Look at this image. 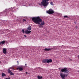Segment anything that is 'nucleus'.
Returning a JSON list of instances; mask_svg holds the SVG:
<instances>
[{
  "instance_id": "23",
  "label": "nucleus",
  "mask_w": 79,
  "mask_h": 79,
  "mask_svg": "<svg viewBox=\"0 0 79 79\" xmlns=\"http://www.w3.org/2000/svg\"><path fill=\"white\" fill-rule=\"evenodd\" d=\"M76 29H77V26H76Z\"/></svg>"
},
{
  "instance_id": "16",
  "label": "nucleus",
  "mask_w": 79,
  "mask_h": 79,
  "mask_svg": "<svg viewBox=\"0 0 79 79\" xmlns=\"http://www.w3.org/2000/svg\"><path fill=\"white\" fill-rule=\"evenodd\" d=\"M7 71L8 73H9V74H10V73H11V70H10V69H9L7 70Z\"/></svg>"
},
{
  "instance_id": "14",
  "label": "nucleus",
  "mask_w": 79,
  "mask_h": 79,
  "mask_svg": "<svg viewBox=\"0 0 79 79\" xmlns=\"http://www.w3.org/2000/svg\"><path fill=\"white\" fill-rule=\"evenodd\" d=\"M31 26H29V27H27V30H31Z\"/></svg>"
},
{
  "instance_id": "31",
  "label": "nucleus",
  "mask_w": 79,
  "mask_h": 79,
  "mask_svg": "<svg viewBox=\"0 0 79 79\" xmlns=\"http://www.w3.org/2000/svg\"><path fill=\"white\" fill-rule=\"evenodd\" d=\"M71 61H72V60L70 59Z\"/></svg>"
},
{
  "instance_id": "30",
  "label": "nucleus",
  "mask_w": 79,
  "mask_h": 79,
  "mask_svg": "<svg viewBox=\"0 0 79 79\" xmlns=\"http://www.w3.org/2000/svg\"><path fill=\"white\" fill-rule=\"evenodd\" d=\"M66 76H67V74L66 75Z\"/></svg>"
},
{
  "instance_id": "18",
  "label": "nucleus",
  "mask_w": 79,
  "mask_h": 79,
  "mask_svg": "<svg viewBox=\"0 0 79 79\" xmlns=\"http://www.w3.org/2000/svg\"><path fill=\"white\" fill-rule=\"evenodd\" d=\"M50 3L51 5L53 6L54 5V4H53V2H50Z\"/></svg>"
},
{
  "instance_id": "13",
  "label": "nucleus",
  "mask_w": 79,
  "mask_h": 79,
  "mask_svg": "<svg viewBox=\"0 0 79 79\" xmlns=\"http://www.w3.org/2000/svg\"><path fill=\"white\" fill-rule=\"evenodd\" d=\"M51 50V48H45L44 49V50L45 51H50Z\"/></svg>"
},
{
  "instance_id": "29",
  "label": "nucleus",
  "mask_w": 79,
  "mask_h": 79,
  "mask_svg": "<svg viewBox=\"0 0 79 79\" xmlns=\"http://www.w3.org/2000/svg\"><path fill=\"white\" fill-rule=\"evenodd\" d=\"M28 74H29V73H28Z\"/></svg>"
},
{
  "instance_id": "1",
  "label": "nucleus",
  "mask_w": 79,
  "mask_h": 79,
  "mask_svg": "<svg viewBox=\"0 0 79 79\" xmlns=\"http://www.w3.org/2000/svg\"><path fill=\"white\" fill-rule=\"evenodd\" d=\"M32 21L35 24H38V26L40 28H43V26L45 25V22H42V20H33Z\"/></svg>"
},
{
  "instance_id": "4",
  "label": "nucleus",
  "mask_w": 79,
  "mask_h": 79,
  "mask_svg": "<svg viewBox=\"0 0 79 79\" xmlns=\"http://www.w3.org/2000/svg\"><path fill=\"white\" fill-rule=\"evenodd\" d=\"M61 71L62 73H68V70H67V68H64V69H61Z\"/></svg>"
},
{
  "instance_id": "26",
  "label": "nucleus",
  "mask_w": 79,
  "mask_h": 79,
  "mask_svg": "<svg viewBox=\"0 0 79 79\" xmlns=\"http://www.w3.org/2000/svg\"><path fill=\"white\" fill-rule=\"evenodd\" d=\"M25 73H26V74H27V73H28L27 72H26Z\"/></svg>"
},
{
  "instance_id": "6",
  "label": "nucleus",
  "mask_w": 79,
  "mask_h": 79,
  "mask_svg": "<svg viewBox=\"0 0 79 79\" xmlns=\"http://www.w3.org/2000/svg\"><path fill=\"white\" fill-rule=\"evenodd\" d=\"M60 77H61L62 79H65L66 75H65V74L63 73H60Z\"/></svg>"
},
{
  "instance_id": "25",
  "label": "nucleus",
  "mask_w": 79,
  "mask_h": 79,
  "mask_svg": "<svg viewBox=\"0 0 79 79\" xmlns=\"http://www.w3.org/2000/svg\"><path fill=\"white\" fill-rule=\"evenodd\" d=\"M27 65V64H25V66H26Z\"/></svg>"
},
{
  "instance_id": "20",
  "label": "nucleus",
  "mask_w": 79,
  "mask_h": 79,
  "mask_svg": "<svg viewBox=\"0 0 79 79\" xmlns=\"http://www.w3.org/2000/svg\"><path fill=\"white\" fill-rule=\"evenodd\" d=\"M22 32L23 33H24V29H22Z\"/></svg>"
},
{
  "instance_id": "2",
  "label": "nucleus",
  "mask_w": 79,
  "mask_h": 79,
  "mask_svg": "<svg viewBox=\"0 0 79 79\" xmlns=\"http://www.w3.org/2000/svg\"><path fill=\"white\" fill-rule=\"evenodd\" d=\"M49 0H42V2H41V4L39 3V5H40L41 6H47L48 5V2Z\"/></svg>"
},
{
  "instance_id": "27",
  "label": "nucleus",
  "mask_w": 79,
  "mask_h": 79,
  "mask_svg": "<svg viewBox=\"0 0 79 79\" xmlns=\"http://www.w3.org/2000/svg\"><path fill=\"white\" fill-rule=\"evenodd\" d=\"M24 37H26V35H24Z\"/></svg>"
},
{
  "instance_id": "5",
  "label": "nucleus",
  "mask_w": 79,
  "mask_h": 79,
  "mask_svg": "<svg viewBox=\"0 0 79 79\" xmlns=\"http://www.w3.org/2000/svg\"><path fill=\"white\" fill-rule=\"evenodd\" d=\"M32 20H42L40 17L38 16L37 17H34L31 18Z\"/></svg>"
},
{
  "instance_id": "21",
  "label": "nucleus",
  "mask_w": 79,
  "mask_h": 79,
  "mask_svg": "<svg viewBox=\"0 0 79 79\" xmlns=\"http://www.w3.org/2000/svg\"><path fill=\"white\" fill-rule=\"evenodd\" d=\"M26 20H22V22H26Z\"/></svg>"
},
{
  "instance_id": "28",
  "label": "nucleus",
  "mask_w": 79,
  "mask_h": 79,
  "mask_svg": "<svg viewBox=\"0 0 79 79\" xmlns=\"http://www.w3.org/2000/svg\"><path fill=\"white\" fill-rule=\"evenodd\" d=\"M78 58H79V55L78 56Z\"/></svg>"
},
{
  "instance_id": "7",
  "label": "nucleus",
  "mask_w": 79,
  "mask_h": 79,
  "mask_svg": "<svg viewBox=\"0 0 79 79\" xmlns=\"http://www.w3.org/2000/svg\"><path fill=\"white\" fill-rule=\"evenodd\" d=\"M31 32V31H28V30H27L26 31H25V33L26 34H30Z\"/></svg>"
},
{
  "instance_id": "24",
  "label": "nucleus",
  "mask_w": 79,
  "mask_h": 79,
  "mask_svg": "<svg viewBox=\"0 0 79 79\" xmlns=\"http://www.w3.org/2000/svg\"><path fill=\"white\" fill-rule=\"evenodd\" d=\"M17 63H18V64H19L18 63H19V62H18V61L17 62Z\"/></svg>"
},
{
  "instance_id": "32",
  "label": "nucleus",
  "mask_w": 79,
  "mask_h": 79,
  "mask_svg": "<svg viewBox=\"0 0 79 79\" xmlns=\"http://www.w3.org/2000/svg\"><path fill=\"white\" fill-rule=\"evenodd\" d=\"M23 20H26L25 19H23Z\"/></svg>"
},
{
  "instance_id": "3",
  "label": "nucleus",
  "mask_w": 79,
  "mask_h": 79,
  "mask_svg": "<svg viewBox=\"0 0 79 79\" xmlns=\"http://www.w3.org/2000/svg\"><path fill=\"white\" fill-rule=\"evenodd\" d=\"M47 13L49 14V15H52L54 13V11L53 10V9H50L48 11H47Z\"/></svg>"
},
{
  "instance_id": "12",
  "label": "nucleus",
  "mask_w": 79,
  "mask_h": 79,
  "mask_svg": "<svg viewBox=\"0 0 79 79\" xmlns=\"http://www.w3.org/2000/svg\"><path fill=\"white\" fill-rule=\"evenodd\" d=\"M17 69H19V71H23V69L21 67H18V68H17Z\"/></svg>"
},
{
  "instance_id": "33",
  "label": "nucleus",
  "mask_w": 79,
  "mask_h": 79,
  "mask_svg": "<svg viewBox=\"0 0 79 79\" xmlns=\"http://www.w3.org/2000/svg\"><path fill=\"white\" fill-rule=\"evenodd\" d=\"M0 63H1V61H0Z\"/></svg>"
},
{
  "instance_id": "9",
  "label": "nucleus",
  "mask_w": 79,
  "mask_h": 79,
  "mask_svg": "<svg viewBox=\"0 0 79 79\" xmlns=\"http://www.w3.org/2000/svg\"><path fill=\"white\" fill-rule=\"evenodd\" d=\"M52 59H47V63H52Z\"/></svg>"
},
{
  "instance_id": "22",
  "label": "nucleus",
  "mask_w": 79,
  "mask_h": 79,
  "mask_svg": "<svg viewBox=\"0 0 79 79\" xmlns=\"http://www.w3.org/2000/svg\"><path fill=\"white\" fill-rule=\"evenodd\" d=\"M10 79V77H9L8 78H6V79Z\"/></svg>"
},
{
  "instance_id": "19",
  "label": "nucleus",
  "mask_w": 79,
  "mask_h": 79,
  "mask_svg": "<svg viewBox=\"0 0 79 79\" xmlns=\"http://www.w3.org/2000/svg\"><path fill=\"white\" fill-rule=\"evenodd\" d=\"M10 74L11 76H13L14 75V73L12 72H11V73H10Z\"/></svg>"
},
{
  "instance_id": "11",
  "label": "nucleus",
  "mask_w": 79,
  "mask_h": 79,
  "mask_svg": "<svg viewBox=\"0 0 79 79\" xmlns=\"http://www.w3.org/2000/svg\"><path fill=\"white\" fill-rule=\"evenodd\" d=\"M5 43V40L3 41H1L0 42V45H1L2 44V45L4 44Z\"/></svg>"
},
{
  "instance_id": "15",
  "label": "nucleus",
  "mask_w": 79,
  "mask_h": 79,
  "mask_svg": "<svg viewBox=\"0 0 79 79\" xmlns=\"http://www.w3.org/2000/svg\"><path fill=\"white\" fill-rule=\"evenodd\" d=\"M2 77H4V76H6V75L5 74V73H2Z\"/></svg>"
},
{
  "instance_id": "10",
  "label": "nucleus",
  "mask_w": 79,
  "mask_h": 79,
  "mask_svg": "<svg viewBox=\"0 0 79 79\" xmlns=\"http://www.w3.org/2000/svg\"><path fill=\"white\" fill-rule=\"evenodd\" d=\"M42 62L44 63H47V59H44L42 60Z\"/></svg>"
},
{
  "instance_id": "17",
  "label": "nucleus",
  "mask_w": 79,
  "mask_h": 79,
  "mask_svg": "<svg viewBox=\"0 0 79 79\" xmlns=\"http://www.w3.org/2000/svg\"><path fill=\"white\" fill-rule=\"evenodd\" d=\"M64 18H68V17L67 15H64Z\"/></svg>"
},
{
  "instance_id": "8",
  "label": "nucleus",
  "mask_w": 79,
  "mask_h": 79,
  "mask_svg": "<svg viewBox=\"0 0 79 79\" xmlns=\"http://www.w3.org/2000/svg\"><path fill=\"white\" fill-rule=\"evenodd\" d=\"M3 52L4 54H6V49L5 48L3 49Z\"/></svg>"
}]
</instances>
